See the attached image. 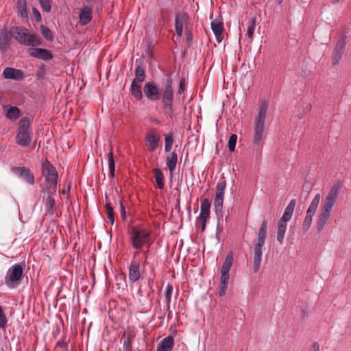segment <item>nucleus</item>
I'll list each match as a JSON object with an SVG mask.
<instances>
[{"instance_id":"obj_1","label":"nucleus","mask_w":351,"mask_h":351,"mask_svg":"<svg viewBox=\"0 0 351 351\" xmlns=\"http://www.w3.org/2000/svg\"><path fill=\"white\" fill-rule=\"evenodd\" d=\"M166 77L161 90L153 82H147L144 86V93L147 99L151 101L161 99L162 108L165 113L171 117L173 111V103L174 99L173 80L171 74H167Z\"/></svg>"},{"instance_id":"obj_2","label":"nucleus","mask_w":351,"mask_h":351,"mask_svg":"<svg viewBox=\"0 0 351 351\" xmlns=\"http://www.w3.org/2000/svg\"><path fill=\"white\" fill-rule=\"evenodd\" d=\"M340 189L339 184L333 185L322 201L316 221L317 230L319 232L324 230L325 225L331 217L332 208L337 202Z\"/></svg>"},{"instance_id":"obj_3","label":"nucleus","mask_w":351,"mask_h":351,"mask_svg":"<svg viewBox=\"0 0 351 351\" xmlns=\"http://www.w3.org/2000/svg\"><path fill=\"white\" fill-rule=\"evenodd\" d=\"M268 104L267 101H262L258 106V111L254 119V136H253V148L258 149L262 141L265 138L264 132L265 121L267 116Z\"/></svg>"},{"instance_id":"obj_4","label":"nucleus","mask_w":351,"mask_h":351,"mask_svg":"<svg viewBox=\"0 0 351 351\" xmlns=\"http://www.w3.org/2000/svg\"><path fill=\"white\" fill-rule=\"evenodd\" d=\"M12 33L14 34V38L23 45L35 47L42 45L41 38L23 26H12Z\"/></svg>"},{"instance_id":"obj_5","label":"nucleus","mask_w":351,"mask_h":351,"mask_svg":"<svg viewBox=\"0 0 351 351\" xmlns=\"http://www.w3.org/2000/svg\"><path fill=\"white\" fill-rule=\"evenodd\" d=\"M267 222L263 220L258 230L256 243L254 245V261H253V271L257 273L261 267L262 257H263V247L265 243L267 237Z\"/></svg>"},{"instance_id":"obj_6","label":"nucleus","mask_w":351,"mask_h":351,"mask_svg":"<svg viewBox=\"0 0 351 351\" xmlns=\"http://www.w3.org/2000/svg\"><path fill=\"white\" fill-rule=\"evenodd\" d=\"M42 174L47 183V193H56L58 180V173L53 165L46 159L41 165Z\"/></svg>"},{"instance_id":"obj_7","label":"nucleus","mask_w":351,"mask_h":351,"mask_svg":"<svg viewBox=\"0 0 351 351\" xmlns=\"http://www.w3.org/2000/svg\"><path fill=\"white\" fill-rule=\"evenodd\" d=\"M130 243L133 248L140 250L149 242L150 231L140 226H133L130 231Z\"/></svg>"},{"instance_id":"obj_8","label":"nucleus","mask_w":351,"mask_h":351,"mask_svg":"<svg viewBox=\"0 0 351 351\" xmlns=\"http://www.w3.org/2000/svg\"><path fill=\"white\" fill-rule=\"evenodd\" d=\"M16 143L23 147H28L32 141L30 130V121L28 117H23L19 122L15 137Z\"/></svg>"},{"instance_id":"obj_9","label":"nucleus","mask_w":351,"mask_h":351,"mask_svg":"<svg viewBox=\"0 0 351 351\" xmlns=\"http://www.w3.org/2000/svg\"><path fill=\"white\" fill-rule=\"evenodd\" d=\"M233 261V253L230 252L228 254L221 269V278L219 285V295L220 297H223L226 294L230 278L229 273L232 266Z\"/></svg>"},{"instance_id":"obj_10","label":"nucleus","mask_w":351,"mask_h":351,"mask_svg":"<svg viewBox=\"0 0 351 351\" xmlns=\"http://www.w3.org/2000/svg\"><path fill=\"white\" fill-rule=\"evenodd\" d=\"M23 274L21 263H16L10 267L5 276L4 282L9 288H16L20 283Z\"/></svg>"},{"instance_id":"obj_11","label":"nucleus","mask_w":351,"mask_h":351,"mask_svg":"<svg viewBox=\"0 0 351 351\" xmlns=\"http://www.w3.org/2000/svg\"><path fill=\"white\" fill-rule=\"evenodd\" d=\"M226 188V181L224 177L217 183L214 199L215 211L217 215L221 213L223 209L224 192Z\"/></svg>"},{"instance_id":"obj_12","label":"nucleus","mask_w":351,"mask_h":351,"mask_svg":"<svg viewBox=\"0 0 351 351\" xmlns=\"http://www.w3.org/2000/svg\"><path fill=\"white\" fill-rule=\"evenodd\" d=\"M320 199L321 195L319 193H317L311 202L309 207L306 211V217L303 221L304 232H306L307 230H308L309 228L311 227L313 221V217L317 210V206L320 202Z\"/></svg>"},{"instance_id":"obj_13","label":"nucleus","mask_w":351,"mask_h":351,"mask_svg":"<svg viewBox=\"0 0 351 351\" xmlns=\"http://www.w3.org/2000/svg\"><path fill=\"white\" fill-rule=\"evenodd\" d=\"M346 45V38L341 36L337 40L332 55V64L337 65L344 53Z\"/></svg>"},{"instance_id":"obj_14","label":"nucleus","mask_w":351,"mask_h":351,"mask_svg":"<svg viewBox=\"0 0 351 351\" xmlns=\"http://www.w3.org/2000/svg\"><path fill=\"white\" fill-rule=\"evenodd\" d=\"M154 293V290L152 289V285L149 282V290L147 293L144 295L143 293V290L141 287H140L137 291V294L139 295V303L143 307L146 311H149L151 310L152 306V300L153 297L152 295Z\"/></svg>"},{"instance_id":"obj_15","label":"nucleus","mask_w":351,"mask_h":351,"mask_svg":"<svg viewBox=\"0 0 351 351\" xmlns=\"http://www.w3.org/2000/svg\"><path fill=\"white\" fill-rule=\"evenodd\" d=\"M2 75L5 79L14 81H23L25 77L23 70L14 67H5Z\"/></svg>"},{"instance_id":"obj_16","label":"nucleus","mask_w":351,"mask_h":351,"mask_svg":"<svg viewBox=\"0 0 351 351\" xmlns=\"http://www.w3.org/2000/svg\"><path fill=\"white\" fill-rule=\"evenodd\" d=\"M12 37L14 38V34L12 33V27L10 30L6 29H1L0 32V51L5 52L12 43Z\"/></svg>"},{"instance_id":"obj_17","label":"nucleus","mask_w":351,"mask_h":351,"mask_svg":"<svg viewBox=\"0 0 351 351\" xmlns=\"http://www.w3.org/2000/svg\"><path fill=\"white\" fill-rule=\"evenodd\" d=\"M160 136L154 130H150L145 136L146 145L150 152H154L158 147Z\"/></svg>"},{"instance_id":"obj_18","label":"nucleus","mask_w":351,"mask_h":351,"mask_svg":"<svg viewBox=\"0 0 351 351\" xmlns=\"http://www.w3.org/2000/svg\"><path fill=\"white\" fill-rule=\"evenodd\" d=\"M12 171L23 178L28 184H34V176L29 168L25 167H13Z\"/></svg>"},{"instance_id":"obj_19","label":"nucleus","mask_w":351,"mask_h":351,"mask_svg":"<svg viewBox=\"0 0 351 351\" xmlns=\"http://www.w3.org/2000/svg\"><path fill=\"white\" fill-rule=\"evenodd\" d=\"M28 53L31 57L43 60H49L53 58V55L49 50L42 48H30Z\"/></svg>"},{"instance_id":"obj_20","label":"nucleus","mask_w":351,"mask_h":351,"mask_svg":"<svg viewBox=\"0 0 351 351\" xmlns=\"http://www.w3.org/2000/svg\"><path fill=\"white\" fill-rule=\"evenodd\" d=\"M311 104L306 100L301 99L295 106V115L298 119H303L311 111Z\"/></svg>"},{"instance_id":"obj_21","label":"nucleus","mask_w":351,"mask_h":351,"mask_svg":"<svg viewBox=\"0 0 351 351\" xmlns=\"http://www.w3.org/2000/svg\"><path fill=\"white\" fill-rule=\"evenodd\" d=\"M137 252L134 253V258L131 261L130 265L129 267V280L132 282H134L137 281L141 276L140 271H139V265L140 263L138 261L135 260L134 257L137 254Z\"/></svg>"},{"instance_id":"obj_22","label":"nucleus","mask_w":351,"mask_h":351,"mask_svg":"<svg viewBox=\"0 0 351 351\" xmlns=\"http://www.w3.org/2000/svg\"><path fill=\"white\" fill-rule=\"evenodd\" d=\"M211 27L218 42L223 38V32L224 30L223 23L219 19H215L211 22Z\"/></svg>"},{"instance_id":"obj_23","label":"nucleus","mask_w":351,"mask_h":351,"mask_svg":"<svg viewBox=\"0 0 351 351\" xmlns=\"http://www.w3.org/2000/svg\"><path fill=\"white\" fill-rule=\"evenodd\" d=\"M178 154L176 152L169 153L165 159V164L169 169L171 178L173 177V173L176 170V165L178 162Z\"/></svg>"},{"instance_id":"obj_24","label":"nucleus","mask_w":351,"mask_h":351,"mask_svg":"<svg viewBox=\"0 0 351 351\" xmlns=\"http://www.w3.org/2000/svg\"><path fill=\"white\" fill-rule=\"evenodd\" d=\"M189 18L186 13L178 14L175 17V28L176 34L179 38L182 36L183 24Z\"/></svg>"},{"instance_id":"obj_25","label":"nucleus","mask_w":351,"mask_h":351,"mask_svg":"<svg viewBox=\"0 0 351 351\" xmlns=\"http://www.w3.org/2000/svg\"><path fill=\"white\" fill-rule=\"evenodd\" d=\"M174 343L173 337L169 335L158 343L156 351H172Z\"/></svg>"},{"instance_id":"obj_26","label":"nucleus","mask_w":351,"mask_h":351,"mask_svg":"<svg viewBox=\"0 0 351 351\" xmlns=\"http://www.w3.org/2000/svg\"><path fill=\"white\" fill-rule=\"evenodd\" d=\"M3 110L5 117L11 121H16L21 114V110L16 106H4Z\"/></svg>"},{"instance_id":"obj_27","label":"nucleus","mask_w":351,"mask_h":351,"mask_svg":"<svg viewBox=\"0 0 351 351\" xmlns=\"http://www.w3.org/2000/svg\"><path fill=\"white\" fill-rule=\"evenodd\" d=\"M93 18V12L91 8L88 6H84L81 10L79 15L80 23L82 25L88 24Z\"/></svg>"},{"instance_id":"obj_28","label":"nucleus","mask_w":351,"mask_h":351,"mask_svg":"<svg viewBox=\"0 0 351 351\" xmlns=\"http://www.w3.org/2000/svg\"><path fill=\"white\" fill-rule=\"evenodd\" d=\"M48 196L44 201L45 214L53 215L55 213L56 202L53 197L55 193H47Z\"/></svg>"},{"instance_id":"obj_29","label":"nucleus","mask_w":351,"mask_h":351,"mask_svg":"<svg viewBox=\"0 0 351 351\" xmlns=\"http://www.w3.org/2000/svg\"><path fill=\"white\" fill-rule=\"evenodd\" d=\"M134 335L131 333L124 332L121 341L123 342V351H132V342Z\"/></svg>"},{"instance_id":"obj_30","label":"nucleus","mask_w":351,"mask_h":351,"mask_svg":"<svg viewBox=\"0 0 351 351\" xmlns=\"http://www.w3.org/2000/svg\"><path fill=\"white\" fill-rule=\"evenodd\" d=\"M210 202L208 199L205 198L201 202L200 214L199 219H208L210 215Z\"/></svg>"},{"instance_id":"obj_31","label":"nucleus","mask_w":351,"mask_h":351,"mask_svg":"<svg viewBox=\"0 0 351 351\" xmlns=\"http://www.w3.org/2000/svg\"><path fill=\"white\" fill-rule=\"evenodd\" d=\"M153 172L158 188L163 189L165 186V178L162 171L158 168H155Z\"/></svg>"},{"instance_id":"obj_32","label":"nucleus","mask_w":351,"mask_h":351,"mask_svg":"<svg viewBox=\"0 0 351 351\" xmlns=\"http://www.w3.org/2000/svg\"><path fill=\"white\" fill-rule=\"evenodd\" d=\"M131 94L138 100H141L143 97V94L141 91V87L139 84L136 82V80H133L131 88H130Z\"/></svg>"},{"instance_id":"obj_33","label":"nucleus","mask_w":351,"mask_h":351,"mask_svg":"<svg viewBox=\"0 0 351 351\" xmlns=\"http://www.w3.org/2000/svg\"><path fill=\"white\" fill-rule=\"evenodd\" d=\"M18 13L21 18L27 19L28 14L27 12V3L25 0H17Z\"/></svg>"},{"instance_id":"obj_34","label":"nucleus","mask_w":351,"mask_h":351,"mask_svg":"<svg viewBox=\"0 0 351 351\" xmlns=\"http://www.w3.org/2000/svg\"><path fill=\"white\" fill-rule=\"evenodd\" d=\"M165 152L169 153L172 149L174 142L173 136L171 132L165 134Z\"/></svg>"},{"instance_id":"obj_35","label":"nucleus","mask_w":351,"mask_h":351,"mask_svg":"<svg viewBox=\"0 0 351 351\" xmlns=\"http://www.w3.org/2000/svg\"><path fill=\"white\" fill-rule=\"evenodd\" d=\"M287 230V224L280 222L278 223L276 239L280 244L283 243L284 237Z\"/></svg>"},{"instance_id":"obj_36","label":"nucleus","mask_w":351,"mask_h":351,"mask_svg":"<svg viewBox=\"0 0 351 351\" xmlns=\"http://www.w3.org/2000/svg\"><path fill=\"white\" fill-rule=\"evenodd\" d=\"M108 167H109V176L111 178L114 177L115 171V162L114 160L112 149L111 148L109 153L108 154Z\"/></svg>"},{"instance_id":"obj_37","label":"nucleus","mask_w":351,"mask_h":351,"mask_svg":"<svg viewBox=\"0 0 351 351\" xmlns=\"http://www.w3.org/2000/svg\"><path fill=\"white\" fill-rule=\"evenodd\" d=\"M136 82H143L145 78V70L141 65H137L135 69Z\"/></svg>"},{"instance_id":"obj_38","label":"nucleus","mask_w":351,"mask_h":351,"mask_svg":"<svg viewBox=\"0 0 351 351\" xmlns=\"http://www.w3.org/2000/svg\"><path fill=\"white\" fill-rule=\"evenodd\" d=\"M256 18L252 17L249 19L248 25H247V36L252 39L254 36V32L256 27Z\"/></svg>"},{"instance_id":"obj_39","label":"nucleus","mask_w":351,"mask_h":351,"mask_svg":"<svg viewBox=\"0 0 351 351\" xmlns=\"http://www.w3.org/2000/svg\"><path fill=\"white\" fill-rule=\"evenodd\" d=\"M173 290V287L171 284L169 283L166 287L165 296L167 302V310L169 311L170 309V303L171 300V295Z\"/></svg>"},{"instance_id":"obj_40","label":"nucleus","mask_w":351,"mask_h":351,"mask_svg":"<svg viewBox=\"0 0 351 351\" xmlns=\"http://www.w3.org/2000/svg\"><path fill=\"white\" fill-rule=\"evenodd\" d=\"M40 32L43 36L47 40L51 41L53 39V36L49 27L42 25L40 26Z\"/></svg>"},{"instance_id":"obj_41","label":"nucleus","mask_w":351,"mask_h":351,"mask_svg":"<svg viewBox=\"0 0 351 351\" xmlns=\"http://www.w3.org/2000/svg\"><path fill=\"white\" fill-rule=\"evenodd\" d=\"M105 207L106 209L108 219L110 223L112 225L114 222V214L113 211V208L110 206L109 203H106Z\"/></svg>"},{"instance_id":"obj_42","label":"nucleus","mask_w":351,"mask_h":351,"mask_svg":"<svg viewBox=\"0 0 351 351\" xmlns=\"http://www.w3.org/2000/svg\"><path fill=\"white\" fill-rule=\"evenodd\" d=\"M237 141V136L234 134H232L228 140V149L230 152H233L235 149L236 144Z\"/></svg>"},{"instance_id":"obj_43","label":"nucleus","mask_w":351,"mask_h":351,"mask_svg":"<svg viewBox=\"0 0 351 351\" xmlns=\"http://www.w3.org/2000/svg\"><path fill=\"white\" fill-rule=\"evenodd\" d=\"M8 323L6 315L4 313L2 306L0 305V328L3 329Z\"/></svg>"},{"instance_id":"obj_44","label":"nucleus","mask_w":351,"mask_h":351,"mask_svg":"<svg viewBox=\"0 0 351 351\" xmlns=\"http://www.w3.org/2000/svg\"><path fill=\"white\" fill-rule=\"evenodd\" d=\"M295 204H296V200L295 199H291L290 201V202L289 203V204L285 208L284 213H287L289 215H293Z\"/></svg>"},{"instance_id":"obj_45","label":"nucleus","mask_w":351,"mask_h":351,"mask_svg":"<svg viewBox=\"0 0 351 351\" xmlns=\"http://www.w3.org/2000/svg\"><path fill=\"white\" fill-rule=\"evenodd\" d=\"M43 11L49 12L51 9L49 0H38Z\"/></svg>"},{"instance_id":"obj_46","label":"nucleus","mask_w":351,"mask_h":351,"mask_svg":"<svg viewBox=\"0 0 351 351\" xmlns=\"http://www.w3.org/2000/svg\"><path fill=\"white\" fill-rule=\"evenodd\" d=\"M186 82L184 78H181L179 83L178 94L181 95L185 90Z\"/></svg>"},{"instance_id":"obj_47","label":"nucleus","mask_w":351,"mask_h":351,"mask_svg":"<svg viewBox=\"0 0 351 351\" xmlns=\"http://www.w3.org/2000/svg\"><path fill=\"white\" fill-rule=\"evenodd\" d=\"M56 348H60L62 349V351H67L68 350V343L64 341H59L56 345Z\"/></svg>"},{"instance_id":"obj_48","label":"nucleus","mask_w":351,"mask_h":351,"mask_svg":"<svg viewBox=\"0 0 351 351\" xmlns=\"http://www.w3.org/2000/svg\"><path fill=\"white\" fill-rule=\"evenodd\" d=\"M32 13H33V16H34L36 21L37 22H40L42 20V17H41V14H40V12L36 8H33Z\"/></svg>"},{"instance_id":"obj_49","label":"nucleus","mask_w":351,"mask_h":351,"mask_svg":"<svg viewBox=\"0 0 351 351\" xmlns=\"http://www.w3.org/2000/svg\"><path fill=\"white\" fill-rule=\"evenodd\" d=\"M292 215H289L287 213H283L282 216L279 219L278 222L287 224V221H289L291 219Z\"/></svg>"},{"instance_id":"obj_50","label":"nucleus","mask_w":351,"mask_h":351,"mask_svg":"<svg viewBox=\"0 0 351 351\" xmlns=\"http://www.w3.org/2000/svg\"><path fill=\"white\" fill-rule=\"evenodd\" d=\"M120 213L123 220H125L126 219V210L125 206L123 204L122 200H120Z\"/></svg>"},{"instance_id":"obj_51","label":"nucleus","mask_w":351,"mask_h":351,"mask_svg":"<svg viewBox=\"0 0 351 351\" xmlns=\"http://www.w3.org/2000/svg\"><path fill=\"white\" fill-rule=\"evenodd\" d=\"M45 69L43 68H39L37 71H36V76L38 77V78L39 79H43L45 76Z\"/></svg>"},{"instance_id":"obj_52","label":"nucleus","mask_w":351,"mask_h":351,"mask_svg":"<svg viewBox=\"0 0 351 351\" xmlns=\"http://www.w3.org/2000/svg\"><path fill=\"white\" fill-rule=\"evenodd\" d=\"M185 35H186V40L189 42V43L190 44L193 40V34L191 33V32L189 29H186L185 30Z\"/></svg>"},{"instance_id":"obj_53","label":"nucleus","mask_w":351,"mask_h":351,"mask_svg":"<svg viewBox=\"0 0 351 351\" xmlns=\"http://www.w3.org/2000/svg\"><path fill=\"white\" fill-rule=\"evenodd\" d=\"M308 351H319V346L317 343H314Z\"/></svg>"},{"instance_id":"obj_54","label":"nucleus","mask_w":351,"mask_h":351,"mask_svg":"<svg viewBox=\"0 0 351 351\" xmlns=\"http://www.w3.org/2000/svg\"><path fill=\"white\" fill-rule=\"evenodd\" d=\"M199 219V221L201 222V225H202L201 230L203 232L205 230L206 221L208 219H204H204Z\"/></svg>"},{"instance_id":"obj_55","label":"nucleus","mask_w":351,"mask_h":351,"mask_svg":"<svg viewBox=\"0 0 351 351\" xmlns=\"http://www.w3.org/2000/svg\"><path fill=\"white\" fill-rule=\"evenodd\" d=\"M147 252H148V251H147V252H143V255L145 256V259L147 258Z\"/></svg>"},{"instance_id":"obj_56","label":"nucleus","mask_w":351,"mask_h":351,"mask_svg":"<svg viewBox=\"0 0 351 351\" xmlns=\"http://www.w3.org/2000/svg\"><path fill=\"white\" fill-rule=\"evenodd\" d=\"M283 0H277L278 4H281Z\"/></svg>"},{"instance_id":"obj_57","label":"nucleus","mask_w":351,"mask_h":351,"mask_svg":"<svg viewBox=\"0 0 351 351\" xmlns=\"http://www.w3.org/2000/svg\"><path fill=\"white\" fill-rule=\"evenodd\" d=\"M155 121H156V123L157 124H159V123H160V121H159L156 120Z\"/></svg>"},{"instance_id":"obj_58","label":"nucleus","mask_w":351,"mask_h":351,"mask_svg":"<svg viewBox=\"0 0 351 351\" xmlns=\"http://www.w3.org/2000/svg\"><path fill=\"white\" fill-rule=\"evenodd\" d=\"M338 1H339V0H337V2H338Z\"/></svg>"},{"instance_id":"obj_59","label":"nucleus","mask_w":351,"mask_h":351,"mask_svg":"<svg viewBox=\"0 0 351 351\" xmlns=\"http://www.w3.org/2000/svg\"><path fill=\"white\" fill-rule=\"evenodd\" d=\"M119 351H121V350H119Z\"/></svg>"}]
</instances>
